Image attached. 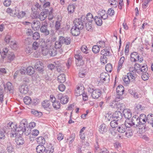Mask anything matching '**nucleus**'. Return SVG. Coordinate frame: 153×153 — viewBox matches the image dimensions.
I'll return each instance as SVG.
<instances>
[{
  "label": "nucleus",
  "instance_id": "obj_1",
  "mask_svg": "<svg viewBox=\"0 0 153 153\" xmlns=\"http://www.w3.org/2000/svg\"><path fill=\"white\" fill-rule=\"evenodd\" d=\"M27 122L26 119L22 120L20 123L19 127L17 128L18 132L21 131L22 134L23 133L26 135H28L31 133V130L27 126Z\"/></svg>",
  "mask_w": 153,
  "mask_h": 153
},
{
  "label": "nucleus",
  "instance_id": "obj_2",
  "mask_svg": "<svg viewBox=\"0 0 153 153\" xmlns=\"http://www.w3.org/2000/svg\"><path fill=\"white\" fill-rule=\"evenodd\" d=\"M116 91L117 95L115 99L114 103L115 102H117L123 98V94L124 92V89L123 86L122 85H119L117 88ZM113 102H114V101H113Z\"/></svg>",
  "mask_w": 153,
  "mask_h": 153
},
{
  "label": "nucleus",
  "instance_id": "obj_3",
  "mask_svg": "<svg viewBox=\"0 0 153 153\" xmlns=\"http://www.w3.org/2000/svg\"><path fill=\"white\" fill-rule=\"evenodd\" d=\"M7 127L8 128L9 131L10 132V136L11 137H16V133L17 131V125L13 123H9L8 124Z\"/></svg>",
  "mask_w": 153,
  "mask_h": 153
},
{
  "label": "nucleus",
  "instance_id": "obj_4",
  "mask_svg": "<svg viewBox=\"0 0 153 153\" xmlns=\"http://www.w3.org/2000/svg\"><path fill=\"white\" fill-rule=\"evenodd\" d=\"M48 23L47 21H45L42 22V26L40 28V31L46 36L48 35L50 33L48 29Z\"/></svg>",
  "mask_w": 153,
  "mask_h": 153
},
{
  "label": "nucleus",
  "instance_id": "obj_5",
  "mask_svg": "<svg viewBox=\"0 0 153 153\" xmlns=\"http://www.w3.org/2000/svg\"><path fill=\"white\" fill-rule=\"evenodd\" d=\"M83 17L81 18L75 19L74 22V26H76L77 27L80 28V29H82L84 27V24L85 22L83 20Z\"/></svg>",
  "mask_w": 153,
  "mask_h": 153
},
{
  "label": "nucleus",
  "instance_id": "obj_6",
  "mask_svg": "<svg viewBox=\"0 0 153 153\" xmlns=\"http://www.w3.org/2000/svg\"><path fill=\"white\" fill-rule=\"evenodd\" d=\"M31 27L34 30H39L40 27V22L38 20H34L31 23Z\"/></svg>",
  "mask_w": 153,
  "mask_h": 153
},
{
  "label": "nucleus",
  "instance_id": "obj_7",
  "mask_svg": "<svg viewBox=\"0 0 153 153\" xmlns=\"http://www.w3.org/2000/svg\"><path fill=\"white\" fill-rule=\"evenodd\" d=\"M58 97L62 104H66L68 102V99L66 95H63L62 94H59L58 95Z\"/></svg>",
  "mask_w": 153,
  "mask_h": 153
},
{
  "label": "nucleus",
  "instance_id": "obj_8",
  "mask_svg": "<svg viewBox=\"0 0 153 153\" xmlns=\"http://www.w3.org/2000/svg\"><path fill=\"white\" fill-rule=\"evenodd\" d=\"M48 12V9H45V11L42 12L38 16V18L41 21L44 20L47 17Z\"/></svg>",
  "mask_w": 153,
  "mask_h": 153
},
{
  "label": "nucleus",
  "instance_id": "obj_9",
  "mask_svg": "<svg viewBox=\"0 0 153 153\" xmlns=\"http://www.w3.org/2000/svg\"><path fill=\"white\" fill-rule=\"evenodd\" d=\"M82 29H80L76 26H73L71 29V33L74 36H78L79 34L80 30Z\"/></svg>",
  "mask_w": 153,
  "mask_h": 153
},
{
  "label": "nucleus",
  "instance_id": "obj_10",
  "mask_svg": "<svg viewBox=\"0 0 153 153\" xmlns=\"http://www.w3.org/2000/svg\"><path fill=\"white\" fill-rule=\"evenodd\" d=\"M19 90L21 93L26 94L29 90L28 87L26 85H20L19 86Z\"/></svg>",
  "mask_w": 153,
  "mask_h": 153
},
{
  "label": "nucleus",
  "instance_id": "obj_11",
  "mask_svg": "<svg viewBox=\"0 0 153 153\" xmlns=\"http://www.w3.org/2000/svg\"><path fill=\"white\" fill-rule=\"evenodd\" d=\"M101 95V91L99 89L94 90L91 94V96L94 99L98 98Z\"/></svg>",
  "mask_w": 153,
  "mask_h": 153
},
{
  "label": "nucleus",
  "instance_id": "obj_12",
  "mask_svg": "<svg viewBox=\"0 0 153 153\" xmlns=\"http://www.w3.org/2000/svg\"><path fill=\"white\" fill-rule=\"evenodd\" d=\"M112 117L120 121L122 118V113L120 111H116L112 115Z\"/></svg>",
  "mask_w": 153,
  "mask_h": 153
},
{
  "label": "nucleus",
  "instance_id": "obj_13",
  "mask_svg": "<svg viewBox=\"0 0 153 153\" xmlns=\"http://www.w3.org/2000/svg\"><path fill=\"white\" fill-rule=\"evenodd\" d=\"M128 67L130 68V71H131L134 73V72H136L137 71V72H138L139 71H138L140 70H140L141 67V65H139V64L137 63H135L134 65V68H131V66H130V65H128Z\"/></svg>",
  "mask_w": 153,
  "mask_h": 153
},
{
  "label": "nucleus",
  "instance_id": "obj_14",
  "mask_svg": "<svg viewBox=\"0 0 153 153\" xmlns=\"http://www.w3.org/2000/svg\"><path fill=\"white\" fill-rule=\"evenodd\" d=\"M98 16L100 17L102 19L105 20L108 17V14L104 10H100L98 12Z\"/></svg>",
  "mask_w": 153,
  "mask_h": 153
},
{
  "label": "nucleus",
  "instance_id": "obj_15",
  "mask_svg": "<svg viewBox=\"0 0 153 153\" xmlns=\"http://www.w3.org/2000/svg\"><path fill=\"white\" fill-rule=\"evenodd\" d=\"M34 68L36 70L39 72H42L43 71V66L42 65L40 61L38 60L36 61L34 65Z\"/></svg>",
  "mask_w": 153,
  "mask_h": 153
},
{
  "label": "nucleus",
  "instance_id": "obj_16",
  "mask_svg": "<svg viewBox=\"0 0 153 153\" xmlns=\"http://www.w3.org/2000/svg\"><path fill=\"white\" fill-rule=\"evenodd\" d=\"M132 118V122L133 126H138L140 125V120H139V117L136 115L133 117Z\"/></svg>",
  "mask_w": 153,
  "mask_h": 153
},
{
  "label": "nucleus",
  "instance_id": "obj_17",
  "mask_svg": "<svg viewBox=\"0 0 153 153\" xmlns=\"http://www.w3.org/2000/svg\"><path fill=\"white\" fill-rule=\"evenodd\" d=\"M124 117L127 119L130 118L132 116V114L131 111L129 109H125L123 111Z\"/></svg>",
  "mask_w": 153,
  "mask_h": 153
},
{
  "label": "nucleus",
  "instance_id": "obj_18",
  "mask_svg": "<svg viewBox=\"0 0 153 153\" xmlns=\"http://www.w3.org/2000/svg\"><path fill=\"white\" fill-rule=\"evenodd\" d=\"M63 38H61V36L59 37V40L56 41L55 43V47L56 48H59L62 46V44H63Z\"/></svg>",
  "mask_w": 153,
  "mask_h": 153
},
{
  "label": "nucleus",
  "instance_id": "obj_19",
  "mask_svg": "<svg viewBox=\"0 0 153 153\" xmlns=\"http://www.w3.org/2000/svg\"><path fill=\"white\" fill-rule=\"evenodd\" d=\"M127 126L125 124H122L119 126L117 128L118 131L120 133H124L126 131Z\"/></svg>",
  "mask_w": 153,
  "mask_h": 153
},
{
  "label": "nucleus",
  "instance_id": "obj_20",
  "mask_svg": "<svg viewBox=\"0 0 153 153\" xmlns=\"http://www.w3.org/2000/svg\"><path fill=\"white\" fill-rule=\"evenodd\" d=\"M139 57L138 53L137 52H134L131 55V61L136 62L137 59Z\"/></svg>",
  "mask_w": 153,
  "mask_h": 153
},
{
  "label": "nucleus",
  "instance_id": "obj_21",
  "mask_svg": "<svg viewBox=\"0 0 153 153\" xmlns=\"http://www.w3.org/2000/svg\"><path fill=\"white\" fill-rule=\"evenodd\" d=\"M110 119H111V120L110 123L111 126L112 128H116L117 127L119 123L118 122L119 121L112 118H111V117H110Z\"/></svg>",
  "mask_w": 153,
  "mask_h": 153
},
{
  "label": "nucleus",
  "instance_id": "obj_22",
  "mask_svg": "<svg viewBox=\"0 0 153 153\" xmlns=\"http://www.w3.org/2000/svg\"><path fill=\"white\" fill-rule=\"evenodd\" d=\"M125 58L124 56L122 57L120 59L118 63L117 67V72H119L120 70L122 68L123 64L125 60Z\"/></svg>",
  "mask_w": 153,
  "mask_h": 153
},
{
  "label": "nucleus",
  "instance_id": "obj_23",
  "mask_svg": "<svg viewBox=\"0 0 153 153\" xmlns=\"http://www.w3.org/2000/svg\"><path fill=\"white\" fill-rule=\"evenodd\" d=\"M107 129L106 126L104 124H102L99 127V131L101 133L104 134L107 131Z\"/></svg>",
  "mask_w": 153,
  "mask_h": 153
},
{
  "label": "nucleus",
  "instance_id": "obj_24",
  "mask_svg": "<svg viewBox=\"0 0 153 153\" xmlns=\"http://www.w3.org/2000/svg\"><path fill=\"white\" fill-rule=\"evenodd\" d=\"M36 150L38 153H43L45 151V149L43 145H40L37 146Z\"/></svg>",
  "mask_w": 153,
  "mask_h": 153
},
{
  "label": "nucleus",
  "instance_id": "obj_25",
  "mask_svg": "<svg viewBox=\"0 0 153 153\" xmlns=\"http://www.w3.org/2000/svg\"><path fill=\"white\" fill-rule=\"evenodd\" d=\"M146 121L148 123L152 125L153 127V114H149L147 115L146 118Z\"/></svg>",
  "mask_w": 153,
  "mask_h": 153
},
{
  "label": "nucleus",
  "instance_id": "obj_26",
  "mask_svg": "<svg viewBox=\"0 0 153 153\" xmlns=\"http://www.w3.org/2000/svg\"><path fill=\"white\" fill-rule=\"evenodd\" d=\"M15 142L16 144L19 145H22L24 143L23 139L21 137H16Z\"/></svg>",
  "mask_w": 153,
  "mask_h": 153
},
{
  "label": "nucleus",
  "instance_id": "obj_27",
  "mask_svg": "<svg viewBox=\"0 0 153 153\" xmlns=\"http://www.w3.org/2000/svg\"><path fill=\"white\" fill-rule=\"evenodd\" d=\"M146 116L144 114H141L139 117V120H140V125H143L145 124L146 121L145 119Z\"/></svg>",
  "mask_w": 153,
  "mask_h": 153
},
{
  "label": "nucleus",
  "instance_id": "obj_28",
  "mask_svg": "<svg viewBox=\"0 0 153 153\" xmlns=\"http://www.w3.org/2000/svg\"><path fill=\"white\" fill-rule=\"evenodd\" d=\"M101 18L98 16H96L94 18V20L96 24L98 26H100L102 25V22Z\"/></svg>",
  "mask_w": 153,
  "mask_h": 153
},
{
  "label": "nucleus",
  "instance_id": "obj_29",
  "mask_svg": "<svg viewBox=\"0 0 153 153\" xmlns=\"http://www.w3.org/2000/svg\"><path fill=\"white\" fill-rule=\"evenodd\" d=\"M114 108L120 109V110H124L125 108V105L123 103L120 102L116 103L114 104Z\"/></svg>",
  "mask_w": 153,
  "mask_h": 153
},
{
  "label": "nucleus",
  "instance_id": "obj_30",
  "mask_svg": "<svg viewBox=\"0 0 153 153\" xmlns=\"http://www.w3.org/2000/svg\"><path fill=\"white\" fill-rule=\"evenodd\" d=\"M25 69L26 70V74L28 75H31L34 73V69L31 66H29Z\"/></svg>",
  "mask_w": 153,
  "mask_h": 153
},
{
  "label": "nucleus",
  "instance_id": "obj_31",
  "mask_svg": "<svg viewBox=\"0 0 153 153\" xmlns=\"http://www.w3.org/2000/svg\"><path fill=\"white\" fill-rule=\"evenodd\" d=\"M34 7H36L35 8L34 7H32V10L33 11H35V10H43V9L42 7L41 6V5L39 4L38 2H36L34 5Z\"/></svg>",
  "mask_w": 153,
  "mask_h": 153
},
{
  "label": "nucleus",
  "instance_id": "obj_32",
  "mask_svg": "<svg viewBox=\"0 0 153 153\" xmlns=\"http://www.w3.org/2000/svg\"><path fill=\"white\" fill-rule=\"evenodd\" d=\"M4 86L5 90H7L9 91H10L13 89V87L11 83L10 82H8L6 85L4 84Z\"/></svg>",
  "mask_w": 153,
  "mask_h": 153
},
{
  "label": "nucleus",
  "instance_id": "obj_33",
  "mask_svg": "<svg viewBox=\"0 0 153 153\" xmlns=\"http://www.w3.org/2000/svg\"><path fill=\"white\" fill-rule=\"evenodd\" d=\"M61 37L63 38V44L64 43L66 45H68L70 44L71 42V39L70 37H66V38H65L62 36H61Z\"/></svg>",
  "mask_w": 153,
  "mask_h": 153
},
{
  "label": "nucleus",
  "instance_id": "obj_34",
  "mask_svg": "<svg viewBox=\"0 0 153 153\" xmlns=\"http://www.w3.org/2000/svg\"><path fill=\"white\" fill-rule=\"evenodd\" d=\"M58 80L60 83L64 82L66 80L65 75L63 74L60 75L58 76Z\"/></svg>",
  "mask_w": 153,
  "mask_h": 153
},
{
  "label": "nucleus",
  "instance_id": "obj_35",
  "mask_svg": "<svg viewBox=\"0 0 153 153\" xmlns=\"http://www.w3.org/2000/svg\"><path fill=\"white\" fill-rule=\"evenodd\" d=\"M42 107L45 108H49L50 105V102L48 100H45L43 101L42 103Z\"/></svg>",
  "mask_w": 153,
  "mask_h": 153
},
{
  "label": "nucleus",
  "instance_id": "obj_36",
  "mask_svg": "<svg viewBox=\"0 0 153 153\" xmlns=\"http://www.w3.org/2000/svg\"><path fill=\"white\" fill-rule=\"evenodd\" d=\"M75 8V7L74 4L69 5L67 8L68 13H73L74 11Z\"/></svg>",
  "mask_w": 153,
  "mask_h": 153
},
{
  "label": "nucleus",
  "instance_id": "obj_37",
  "mask_svg": "<svg viewBox=\"0 0 153 153\" xmlns=\"http://www.w3.org/2000/svg\"><path fill=\"white\" fill-rule=\"evenodd\" d=\"M86 19L88 22L92 23L94 20L92 14L90 13H88L86 15Z\"/></svg>",
  "mask_w": 153,
  "mask_h": 153
},
{
  "label": "nucleus",
  "instance_id": "obj_38",
  "mask_svg": "<svg viewBox=\"0 0 153 153\" xmlns=\"http://www.w3.org/2000/svg\"><path fill=\"white\" fill-rule=\"evenodd\" d=\"M52 105L54 109L56 110H57L60 107V102L57 100L52 103Z\"/></svg>",
  "mask_w": 153,
  "mask_h": 153
},
{
  "label": "nucleus",
  "instance_id": "obj_39",
  "mask_svg": "<svg viewBox=\"0 0 153 153\" xmlns=\"http://www.w3.org/2000/svg\"><path fill=\"white\" fill-rule=\"evenodd\" d=\"M129 118L126 119L125 121V124L128 128H129L130 127L133 126L132 121V118L131 120Z\"/></svg>",
  "mask_w": 153,
  "mask_h": 153
},
{
  "label": "nucleus",
  "instance_id": "obj_40",
  "mask_svg": "<svg viewBox=\"0 0 153 153\" xmlns=\"http://www.w3.org/2000/svg\"><path fill=\"white\" fill-rule=\"evenodd\" d=\"M100 54L102 55V56H109L110 55V53L107 49H104L101 51Z\"/></svg>",
  "mask_w": 153,
  "mask_h": 153
},
{
  "label": "nucleus",
  "instance_id": "obj_41",
  "mask_svg": "<svg viewBox=\"0 0 153 153\" xmlns=\"http://www.w3.org/2000/svg\"><path fill=\"white\" fill-rule=\"evenodd\" d=\"M75 138V134H71L70 136V137L67 139V142L69 144H71L74 141Z\"/></svg>",
  "mask_w": 153,
  "mask_h": 153
},
{
  "label": "nucleus",
  "instance_id": "obj_42",
  "mask_svg": "<svg viewBox=\"0 0 153 153\" xmlns=\"http://www.w3.org/2000/svg\"><path fill=\"white\" fill-rule=\"evenodd\" d=\"M129 79L128 74L126 75L125 76L123 77V80L126 85H127L130 83L131 81Z\"/></svg>",
  "mask_w": 153,
  "mask_h": 153
},
{
  "label": "nucleus",
  "instance_id": "obj_43",
  "mask_svg": "<svg viewBox=\"0 0 153 153\" xmlns=\"http://www.w3.org/2000/svg\"><path fill=\"white\" fill-rule=\"evenodd\" d=\"M23 101L27 105L30 104L32 102V100L31 98L28 96H27L23 99Z\"/></svg>",
  "mask_w": 153,
  "mask_h": 153
},
{
  "label": "nucleus",
  "instance_id": "obj_44",
  "mask_svg": "<svg viewBox=\"0 0 153 153\" xmlns=\"http://www.w3.org/2000/svg\"><path fill=\"white\" fill-rule=\"evenodd\" d=\"M37 142L39 144H41V145L44 144L45 143V139L43 137H39L37 138Z\"/></svg>",
  "mask_w": 153,
  "mask_h": 153
},
{
  "label": "nucleus",
  "instance_id": "obj_45",
  "mask_svg": "<svg viewBox=\"0 0 153 153\" xmlns=\"http://www.w3.org/2000/svg\"><path fill=\"white\" fill-rule=\"evenodd\" d=\"M31 113L36 117H40L42 115V113L40 112H38L35 109H32L31 111Z\"/></svg>",
  "mask_w": 153,
  "mask_h": 153
},
{
  "label": "nucleus",
  "instance_id": "obj_46",
  "mask_svg": "<svg viewBox=\"0 0 153 153\" xmlns=\"http://www.w3.org/2000/svg\"><path fill=\"white\" fill-rule=\"evenodd\" d=\"M7 58L10 61H12L15 58V56L13 52H9L7 55Z\"/></svg>",
  "mask_w": 153,
  "mask_h": 153
},
{
  "label": "nucleus",
  "instance_id": "obj_47",
  "mask_svg": "<svg viewBox=\"0 0 153 153\" xmlns=\"http://www.w3.org/2000/svg\"><path fill=\"white\" fill-rule=\"evenodd\" d=\"M7 149L9 152H12L13 151V147L10 143H8L7 144Z\"/></svg>",
  "mask_w": 153,
  "mask_h": 153
},
{
  "label": "nucleus",
  "instance_id": "obj_48",
  "mask_svg": "<svg viewBox=\"0 0 153 153\" xmlns=\"http://www.w3.org/2000/svg\"><path fill=\"white\" fill-rule=\"evenodd\" d=\"M91 23L86 22L85 23V27L86 29L88 31H91L93 29L92 25H91Z\"/></svg>",
  "mask_w": 153,
  "mask_h": 153
},
{
  "label": "nucleus",
  "instance_id": "obj_49",
  "mask_svg": "<svg viewBox=\"0 0 153 153\" xmlns=\"http://www.w3.org/2000/svg\"><path fill=\"white\" fill-rule=\"evenodd\" d=\"M9 52H8V49L7 48H5L3 49V52H2V53L1 54V56L3 59H4L6 57V56L7 55V54H8V53Z\"/></svg>",
  "mask_w": 153,
  "mask_h": 153
},
{
  "label": "nucleus",
  "instance_id": "obj_50",
  "mask_svg": "<svg viewBox=\"0 0 153 153\" xmlns=\"http://www.w3.org/2000/svg\"><path fill=\"white\" fill-rule=\"evenodd\" d=\"M40 34L38 32H36L33 33L32 35L33 39L35 40L38 39L40 38Z\"/></svg>",
  "mask_w": 153,
  "mask_h": 153
},
{
  "label": "nucleus",
  "instance_id": "obj_51",
  "mask_svg": "<svg viewBox=\"0 0 153 153\" xmlns=\"http://www.w3.org/2000/svg\"><path fill=\"white\" fill-rule=\"evenodd\" d=\"M142 78L144 80H146L148 79L149 76L148 73L147 72L142 73Z\"/></svg>",
  "mask_w": 153,
  "mask_h": 153
},
{
  "label": "nucleus",
  "instance_id": "obj_52",
  "mask_svg": "<svg viewBox=\"0 0 153 153\" xmlns=\"http://www.w3.org/2000/svg\"><path fill=\"white\" fill-rule=\"evenodd\" d=\"M57 54L56 51V49L53 48L50 49L49 54L50 56H54Z\"/></svg>",
  "mask_w": 153,
  "mask_h": 153
},
{
  "label": "nucleus",
  "instance_id": "obj_53",
  "mask_svg": "<svg viewBox=\"0 0 153 153\" xmlns=\"http://www.w3.org/2000/svg\"><path fill=\"white\" fill-rule=\"evenodd\" d=\"M49 49L47 48L42 49V54L44 56H46L49 54Z\"/></svg>",
  "mask_w": 153,
  "mask_h": 153
},
{
  "label": "nucleus",
  "instance_id": "obj_54",
  "mask_svg": "<svg viewBox=\"0 0 153 153\" xmlns=\"http://www.w3.org/2000/svg\"><path fill=\"white\" fill-rule=\"evenodd\" d=\"M100 49V48L99 46L95 45L93 47L92 51L94 53H97L99 52Z\"/></svg>",
  "mask_w": 153,
  "mask_h": 153
},
{
  "label": "nucleus",
  "instance_id": "obj_55",
  "mask_svg": "<svg viewBox=\"0 0 153 153\" xmlns=\"http://www.w3.org/2000/svg\"><path fill=\"white\" fill-rule=\"evenodd\" d=\"M128 75L129 76V78H130L129 79L130 81L131 82H134L136 78L135 75L131 73H128Z\"/></svg>",
  "mask_w": 153,
  "mask_h": 153
},
{
  "label": "nucleus",
  "instance_id": "obj_56",
  "mask_svg": "<svg viewBox=\"0 0 153 153\" xmlns=\"http://www.w3.org/2000/svg\"><path fill=\"white\" fill-rule=\"evenodd\" d=\"M126 131L125 133V135L126 137H129L132 135L133 133L132 132L131 129H128Z\"/></svg>",
  "mask_w": 153,
  "mask_h": 153
},
{
  "label": "nucleus",
  "instance_id": "obj_57",
  "mask_svg": "<svg viewBox=\"0 0 153 153\" xmlns=\"http://www.w3.org/2000/svg\"><path fill=\"white\" fill-rule=\"evenodd\" d=\"M112 69V66L111 64H108L105 66V69L107 72H111Z\"/></svg>",
  "mask_w": 153,
  "mask_h": 153
},
{
  "label": "nucleus",
  "instance_id": "obj_58",
  "mask_svg": "<svg viewBox=\"0 0 153 153\" xmlns=\"http://www.w3.org/2000/svg\"><path fill=\"white\" fill-rule=\"evenodd\" d=\"M81 51L85 54H87L88 53V50L86 46L83 45L81 48Z\"/></svg>",
  "mask_w": 153,
  "mask_h": 153
},
{
  "label": "nucleus",
  "instance_id": "obj_59",
  "mask_svg": "<svg viewBox=\"0 0 153 153\" xmlns=\"http://www.w3.org/2000/svg\"><path fill=\"white\" fill-rule=\"evenodd\" d=\"M107 58L106 56H101L100 60L101 63L105 64L107 62Z\"/></svg>",
  "mask_w": 153,
  "mask_h": 153
},
{
  "label": "nucleus",
  "instance_id": "obj_60",
  "mask_svg": "<svg viewBox=\"0 0 153 153\" xmlns=\"http://www.w3.org/2000/svg\"><path fill=\"white\" fill-rule=\"evenodd\" d=\"M54 63L55 64V67L56 68V70L60 72L61 71L60 66L61 64L58 62H55Z\"/></svg>",
  "mask_w": 153,
  "mask_h": 153
},
{
  "label": "nucleus",
  "instance_id": "obj_61",
  "mask_svg": "<svg viewBox=\"0 0 153 153\" xmlns=\"http://www.w3.org/2000/svg\"><path fill=\"white\" fill-rule=\"evenodd\" d=\"M39 45L42 49L47 48L46 43L45 42L44 40H42V41L40 42Z\"/></svg>",
  "mask_w": 153,
  "mask_h": 153
},
{
  "label": "nucleus",
  "instance_id": "obj_62",
  "mask_svg": "<svg viewBox=\"0 0 153 153\" xmlns=\"http://www.w3.org/2000/svg\"><path fill=\"white\" fill-rule=\"evenodd\" d=\"M61 26V24L60 21H56L55 22V30H58L60 28Z\"/></svg>",
  "mask_w": 153,
  "mask_h": 153
},
{
  "label": "nucleus",
  "instance_id": "obj_63",
  "mask_svg": "<svg viewBox=\"0 0 153 153\" xmlns=\"http://www.w3.org/2000/svg\"><path fill=\"white\" fill-rule=\"evenodd\" d=\"M97 44L100 48H103L105 47V43L103 41H100Z\"/></svg>",
  "mask_w": 153,
  "mask_h": 153
},
{
  "label": "nucleus",
  "instance_id": "obj_64",
  "mask_svg": "<svg viewBox=\"0 0 153 153\" xmlns=\"http://www.w3.org/2000/svg\"><path fill=\"white\" fill-rule=\"evenodd\" d=\"M49 147L45 149V151L46 153H52L54 151V148L52 146H49Z\"/></svg>",
  "mask_w": 153,
  "mask_h": 153
}]
</instances>
